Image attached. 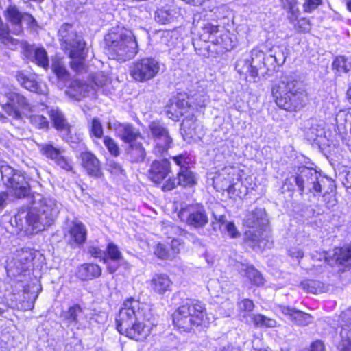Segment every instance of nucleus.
Returning a JSON list of instances; mask_svg holds the SVG:
<instances>
[{"label":"nucleus","mask_w":351,"mask_h":351,"mask_svg":"<svg viewBox=\"0 0 351 351\" xmlns=\"http://www.w3.org/2000/svg\"><path fill=\"white\" fill-rule=\"evenodd\" d=\"M200 38L204 41L219 46L226 51H230L234 46L229 32L226 30L220 31L218 25L209 23L202 27Z\"/></svg>","instance_id":"9b49d317"},{"label":"nucleus","mask_w":351,"mask_h":351,"mask_svg":"<svg viewBox=\"0 0 351 351\" xmlns=\"http://www.w3.org/2000/svg\"><path fill=\"white\" fill-rule=\"evenodd\" d=\"M87 230L80 221L71 222L68 231L64 234L66 243L71 248L80 247L86 242Z\"/></svg>","instance_id":"4468645a"},{"label":"nucleus","mask_w":351,"mask_h":351,"mask_svg":"<svg viewBox=\"0 0 351 351\" xmlns=\"http://www.w3.org/2000/svg\"><path fill=\"white\" fill-rule=\"evenodd\" d=\"M60 317L66 327L71 330L85 328L86 316L84 308L78 304L70 306L66 311H63Z\"/></svg>","instance_id":"ddd939ff"},{"label":"nucleus","mask_w":351,"mask_h":351,"mask_svg":"<svg viewBox=\"0 0 351 351\" xmlns=\"http://www.w3.org/2000/svg\"><path fill=\"white\" fill-rule=\"evenodd\" d=\"M159 71L160 63L157 60L145 58L133 62L130 73L136 81L143 82L154 78Z\"/></svg>","instance_id":"9d476101"},{"label":"nucleus","mask_w":351,"mask_h":351,"mask_svg":"<svg viewBox=\"0 0 351 351\" xmlns=\"http://www.w3.org/2000/svg\"><path fill=\"white\" fill-rule=\"evenodd\" d=\"M179 186H192L196 184V178L189 168L180 169L177 178Z\"/></svg>","instance_id":"c9c22d12"},{"label":"nucleus","mask_w":351,"mask_h":351,"mask_svg":"<svg viewBox=\"0 0 351 351\" xmlns=\"http://www.w3.org/2000/svg\"><path fill=\"white\" fill-rule=\"evenodd\" d=\"M173 10L161 8L158 9L155 12V20L162 25L171 23L174 19Z\"/></svg>","instance_id":"49530a36"},{"label":"nucleus","mask_w":351,"mask_h":351,"mask_svg":"<svg viewBox=\"0 0 351 351\" xmlns=\"http://www.w3.org/2000/svg\"><path fill=\"white\" fill-rule=\"evenodd\" d=\"M334 256L338 264L345 267L351 265V245L348 247L336 248Z\"/></svg>","instance_id":"ea45409f"},{"label":"nucleus","mask_w":351,"mask_h":351,"mask_svg":"<svg viewBox=\"0 0 351 351\" xmlns=\"http://www.w3.org/2000/svg\"><path fill=\"white\" fill-rule=\"evenodd\" d=\"M58 36L62 48L70 58L80 57L85 49V42L71 23H64L59 28Z\"/></svg>","instance_id":"423d86ee"},{"label":"nucleus","mask_w":351,"mask_h":351,"mask_svg":"<svg viewBox=\"0 0 351 351\" xmlns=\"http://www.w3.org/2000/svg\"><path fill=\"white\" fill-rule=\"evenodd\" d=\"M270 53L272 55L277 66L282 65L288 55L287 49L283 45L274 46L270 49Z\"/></svg>","instance_id":"de8ad7c7"},{"label":"nucleus","mask_w":351,"mask_h":351,"mask_svg":"<svg viewBox=\"0 0 351 351\" xmlns=\"http://www.w3.org/2000/svg\"><path fill=\"white\" fill-rule=\"evenodd\" d=\"M306 136L311 140H315L317 137L322 136L324 133V128L319 124L312 125L306 132Z\"/></svg>","instance_id":"13d9d810"},{"label":"nucleus","mask_w":351,"mask_h":351,"mask_svg":"<svg viewBox=\"0 0 351 351\" xmlns=\"http://www.w3.org/2000/svg\"><path fill=\"white\" fill-rule=\"evenodd\" d=\"M105 51L110 58L125 62L138 52L136 40L132 31L124 27H112L105 36Z\"/></svg>","instance_id":"20e7f679"},{"label":"nucleus","mask_w":351,"mask_h":351,"mask_svg":"<svg viewBox=\"0 0 351 351\" xmlns=\"http://www.w3.org/2000/svg\"><path fill=\"white\" fill-rule=\"evenodd\" d=\"M83 54L80 57L71 58L73 60L70 62L71 69L77 74L86 72Z\"/></svg>","instance_id":"6e6d98bb"},{"label":"nucleus","mask_w":351,"mask_h":351,"mask_svg":"<svg viewBox=\"0 0 351 351\" xmlns=\"http://www.w3.org/2000/svg\"><path fill=\"white\" fill-rule=\"evenodd\" d=\"M175 163L180 167V169L189 168L188 167L189 158L184 154H180L172 158Z\"/></svg>","instance_id":"338daca9"},{"label":"nucleus","mask_w":351,"mask_h":351,"mask_svg":"<svg viewBox=\"0 0 351 351\" xmlns=\"http://www.w3.org/2000/svg\"><path fill=\"white\" fill-rule=\"evenodd\" d=\"M197 123L196 119L193 118H186L181 123L180 130L182 131V135L192 138L197 133Z\"/></svg>","instance_id":"c03bdc74"},{"label":"nucleus","mask_w":351,"mask_h":351,"mask_svg":"<svg viewBox=\"0 0 351 351\" xmlns=\"http://www.w3.org/2000/svg\"><path fill=\"white\" fill-rule=\"evenodd\" d=\"M3 109L8 115L14 119H20L21 118V114L19 109L10 101L3 106Z\"/></svg>","instance_id":"052dcab7"},{"label":"nucleus","mask_w":351,"mask_h":351,"mask_svg":"<svg viewBox=\"0 0 351 351\" xmlns=\"http://www.w3.org/2000/svg\"><path fill=\"white\" fill-rule=\"evenodd\" d=\"M179 219L195 229L203 228L208 223V217L202 204H186L178 213Z\"/></svg>","instance_id":"6e6552de"},{"label":"nucleus","mask_w":351,"mask_h":351,"mask_svg":"<svg viewBox=\"0 0 351 351\" xmlns=\"http://www.w3.org/2000/svg\"><path fill=\"white\" fill-rule=\"evenodd\" d=\"M89 128L91 136H93L97 138H101L103 136V126L98 118L95 117L92 119Z\"/></svg>","instance_id":"5fc2aeb1"},{"label":"nucleus","mask_w":351,"mask_h":351,"mask_svg":"<svg viewBox=\"0 0 351 351\" xmlns=\"http://www.w3.org/2000/svg\"><path fill=\"white\" fill-rule=\"evenodd\" d=\"M31 124L39 130H47L49 128V121L43 115L32 114L29 117Z\"/></svg>","instance_id":"603ef678"},{"label":"nucleus","mask_w":351,"mask_h":351,"mask_svg":"<svg viewBox=\"0 0 351 351\" xmlns=\"http://www.w3.org/2000/svg\"><path fill=\"white\" fill-rule=\"evenodd\" d=\"M36 253L33 249L27 247L17 250L14 258L8 263V272L14 276L21 275L29 267Z\"/></svg>","instance_id":"f8f14e48"},{"label":"nucleus","mask_w":351,"mask_h":351,"mask_svg":"<svg viewBox=\"0 0 351 351\" xmlns=\"http://www.w3.org/2000/svg\"><path fill=\"white\" fill-rule=\"evenodd\" d=\"M304 351H325V346L322 341L317 340L311 344L308 349Z\"/></svg>","instance_id":"774afa93"},{"label":"nucleus","mask_w":351,"mask_h":351,"mask_svg":"<svg viewBox=\"0 0 351 351\" xmlns=\"http://www.w3.org/2000/svg\"><path fill=\"white\" fill-rule=\"evenodd\" d=\"M241 273L256 286L263 285V278L261 274L253 266H245L241 269Z\"/></svg>","instance_id":"a19ab883"},{"label":"nucleus","mask_w":351,"mask_h":351,"mask_svg":"<svg viewBox=\"0 0 351 351\" xmlns=\"http://www.w3.org/2000/svg\"><path fill=\"white\" fill-rule=\"evenodd\" d=\"M252 59L254 61L256 60V64L258 65V69L261 68L262 64L266 67L268 71L274 69L276 66H277L272 55L270 53L266 56L261 51L253 49Z\"/></svg>","instance_id":"72a5a7b5"},{"label":"nucleus","mask_w":351,"mask_h":351,"mask_svg":"<svg viewBox=\"0 0 351 351\" xmlns=\"http://www.w3.org/2000/svg\"><path fill=\"white\" fill-rule=\"evenodd\" d=\"M122 258L123 255L117 245L113 243H108L104 256V263H108L110 260L117 262Z\"/></svg>","instance_id":"37998d69"},{"label":"nucleus","mask_w":351,"mask_h":351,"mask_svg":"<svg viewBox=\"0 0 351 351\" xmlns=\"http://www.w3.org/2000/svg\"><path fill=\"white\" fill-rule=\"evenodd\" d=\"M1 179L7 188L17 197L23 198L30 193V186L24 174L12 167L3 165L0 167Z\"/></svg>","instance_id":"0eeeda50"},{"label":"nucleus","mask_w":351,"mask_h":351,"mask_svg":"<svg viewBox=\"0 0 351 351\" xmlns=\"http://www.w3.org/2000/svg\"><path fill=\"white\" fill-rule=\"evenodd\" d=\"M104 144L112 156H118L119 155V147L111 137L105 136L104 137Z\"/></svg>","instance_id":"4d7b16f0"},{"label":"nucleus","mask_w":351,"mask_h":351,"mask_svg":"<svg viewBox=\"0 0 351 351\" xmlns=\"http://www.w3.org/2000/svg\"><path fill=\"white\" fill-rule=\"evenodd\" d=\"M40 152L47 158L55 161L63 154L64 149L55 147L51 144H44L41 147Z\"/></svg>","instance_id":"8fccbe9b"},{"label":"nucleus","mask_w":351,"mask_h":351,"mask_svg":"<svg viewBox=\"0 0 351 351\" xmlns=\"http://www.w3.org/2000/svg\"><path fill=\"white\" fill-rule=\"evenodd\" d=\"M154 254L160 259H171L173 258V255L168 251L166 246L161 243H158L156 246Z\"/></svg>","instance_id":"bf43d9fd"},{"label":"nucleus","mask_w":351,"mask_h":351,"mask_svg":"<svg viewBox=\"0 0 351 351\" xmlns=\"http://www.w3.org/2000/svg\"><path fill=\"white\" fill-rule=\"evenodd\" d=\"M126 154L132 163H141L145 160L147 154L142 143L134 142L126 149Z\"/></svg>","instance_id":"c756f323"},{"label":"nucleus","mask_w":351,"mask_h":351,"mask_svg":"<svg viewBox=\"0 0 351 351\" xmlns=\"http://www.w3.org/2000/svg\"><path fill=\"white\" fill-rule=\"evenodd\" d=\"M51 69L60 80L65 82L69 80L70 75L62 59H53L52 60Z\"/></svg>","instance_id":"4c0bfd02"},{"label":"nucleus","mask_w":351,"mask_h":351,"mask_svg":"<svg viewBox=\"0 0 351 351\" xmlns=\"http://www.w3.org/2000/svg\"><path fill=\"white\" fill-rule=\"evenodd\" d=\"M23 55L28 60L44 69H47L49 66L47 53L43 47H34V46L24 43Z\"/></svg>","instance_id":"6ab92c4d"},{"label":"nucleus","mask_w":351,"mask_h":351,"mask_svg":"<svg viewBox=\"0 0 351 351\" xmlns=\"http://www.w3.org/2000/svg\"><path fill=\"white\" fill-rule=\"evenodd\" d=\"M322 3V0H306L303 4L305 12H311Z\"/></svg>","instance_id":"0e129e2a"},{"label":"nucleus","mask_w":351,"mask_h":351,"mask_svg":"<svg viewBox=\"0 0 351 351\" xmlns=\"http://www.w3.org/2000/svg\"><path fill=\"white\" fill-rule=\"evenodd\" d=\"M235 172L236 169L232 167H225L213 178V184L221 190L230 189L234 180Z\"/></svg>","instance_id":"bb28decb"},{"label":"nucleus","mask_w":351,"mask_h":351,"mask_svg":"<svg viewBox=\"0 0 351 351\" xmlns=\"http://www.w3.org/2000/svg\"><path fill=\"white\" fill-rule=\"evenodd\" d=\"M271 93L278 106L289 112L300 110L308 101L306 90L293 75H282L274 84Z\"/></svg>","instance_id":"7ed1b4c3"},{"label":"nucleus","mask_w":351,"mask_h":351,"mask_svg":"<svg viewBox=\"0 0 351 351\" xmlns=\"http://www.w3.org/2000/svg\"><path fill=\"white\" fill-rule=\"evenodd\" d=\"M171 172V164L169 160H154L148 171L149 179L155 183H160Z\"/></svg>","instance_id":"f3484780"},{"label":"nucleus","mask_w":351,"mask_h":351,"mask_svg":"<svg viewBox=\"0 0 351 351\" xmlns=\"http://www.w3.org/2000/svg\"><path fill=\"white\" fill-rule=\"evenodd\" d=\"M301 286L307 292L315 294L321 292L323 287L320 282L314 280H305L301 283Z\"/></svg>","instance_id":"864d4df0"},{"label":"nucleus","mask_w":351,"mask_h":351,"mask_svg":"<svg viewBox=\"0 0 351 351\" xmlns=\"http://www.w3.org/2000/svg\"><path fill=\"white\" fill-rule=\"evenodd\" d=\"M138 300L127 298L116 316L117 330L120 334L137 341H143L154 325L147 318Z\"/></svg>","instance_id":"f03ea898"},{"label":"nucleus","mask_w":351,"mask_h":351,"mask_svg":"<svg viewBox=\"0 0 351 351\" xmlns=\"http://www.w3.org/2000/svg\"><path fill=\"white\" fill-rule=\"evenodd\" d=\"M90 91V86L79 80H75L71 84L66 91L69 97L76 100H80L82 98L88 95Z\"/></svg>","instance_id":"7c9ffc66"},{"label":"nucleus","mask_w":351,"mask_h":351,"mask_svg":"<svg viewBox=\"0 0 351 351\" xmlns=\"http://www.w3.org/2000/svg\"><path fill=\"white\" fill-rule=\"evenodd\" d=\"M34 206L29 210L22 209L11 219L10 223L18 232L29 236L43 231L51 226L59 213L56 201L43 197L40 194L33 196Z\"/></svg>","instance_id":"f257e3e1"},{"label":"nucleus","mask_w":351,"mask_h":351,"mask_svg":"<svg viewBox=\"0 0 351 351\" xmlns=\"http://www.w3.org/2000/svg\"><path fill=\"white\" fill-rule=\"evenodd\" d=\"M17 82L25 89L40 95H45L47 93L45 86H42L40 83L36 80V77L32 74H27L23 71H18L16 74Z\"/></svg>","instance_id":"aec40b11"},{"label":"nucleus","mask_w":351,"mask_h":351,"mask_svg":"<svg viewBox=\"0 0 351 351\" xmlns=\"http://www.w3.org/2000/svg\"><path fill=\"white\" fill-rule=\"evenodd\" d=\"M295 186L298 188V180L297 174L295 176H291L285 180L282 186V189L293 191L295 190Z\"/></svg>","instance_id":"e2e57ef3"},{"label":"nucleus","mask_w":351,"mask_h":351,"mask_svg":"<svg viewBox=\"0 0 351 351\" xmlns=\"http://www.w3.org/2000/svg\"><path fill=\"white\" fill-rule=\"evenodd\" d=\"M116 131L118 136L126 143H132L140 136L138 130L130 124H119Z\"/></svg>","instance_id":"2f4dec72"},{"label":"nucleus","mask_w":351,"mask_h":351,"mask_svg":"<svg viewBox=\"0 0 351 351\" xmlns=\"http://www.w3.org/2000/svg\"><path fill=\"white\" fill-rule=\"evenodd\" d=\"M172 282L165 274H156L149 281L151 290L156 294L164 295L171 291Z\"/></svg>","instance_id":"393cba45"},{"label":"nucleus","mask_w":351,"mask_h":351,"mask_svg":"<svg viewBox=\"0 0 351 351\" xmlns=\"http://www.w3.org/2000/svg\"><path fill=\"white\" fill-rule=\"evenodd\" d=\"M332 67L339 73V75L346 73L351 69V59L344 56H337L333 61Z\"/></svg>","instance_id":"a18cd8bd"},{"label":"nucleus","mask_w":351,"mask_h":351,"mask_svg":"<svg viewBox=\"0 0 351 351\" xmlns=\"http://www.w3.org/2000/svg\"><path fill=\"white\" fill-rule=\"evenodd\" d=\"M252 322L256 326L275 327L276 325V320L270 319L261 314L249 315Z\"/></svg>","instance_id":"09e8293b"},{"label":"nucleus","mask_w":351,"mask_h":351,"mask_svg":"<svg viewBox=\"0 0 351 351\" xmlns=\"http://www.w3.org/2000/svg\"><path fill=\"white\" fill-rule=\"evenodd\" d=\"M268 223L269 219L266 211L261 208L248 212L243 220L244 226L250 229H266Z\"/></svg>","instance_id":"dca6fc26"},{"label":"nucleus","mask_w":351,"mask_h":351,"mask_svg":"<svg viewBox=\"0 0 351 351\" xmlns=\"http://www.w3.org/2000/svg\"><path fill=\"white\" fill-rule=\"evenodd\" d=\"M256 60L252 59V51L251 57H242L237 60L235 64V69L241 75H244L245 78L250 77L253 82H256V78L258 76V68Z\"/></svg>","instance_id":"a211bd4d"},{"label":"nucleus","mask_w":351,"mask_h":351,"mask_svg":"<svg viewBox=\"0 0 351 351\" xmlns=\"http://www.w3.org/2000/svg\"><path fill=\"white\" fill-rule=\"evenodd\" d=\"M176 311L193 318L198 316L201 321H203L206 314L204 305L196 300H187Z\"/></svg>","instance_id":"412c9836"},{"label":"nucleus","mask_w":351,"mask_h":351,"mask_svg":"<svg viewBox=\"0 0 351 351\" xmlns=\"http://www.w3.org/2000/svg\"><path fill=\"white\" fill-rule=\"evenodd\" d=\"M202 322L198 316L193 318L186 315H182L178 311H176L173 316V322L175 326L183 332H189L194 330L195 328L202 324Z\"/></svg>","instance_id":"4be33fe9"},{"label":"nucleus","mask_w":351,"mask_h":351,"mask_svg":"<svg viewBox=\"0 0 351 351\" xmlns=\"http://www.w3.org/2000/svg\"><path fill=\"white\" fill-rule=\"evenodd\" d=\"M23 12H20L15 5H9L4 11V16L12 27V32L14 34L19 35L23 32Z\"/></svg>","instance_id":"b1692460"},{"label":"nucleus","mask_w":351,"mask_h":351,"mask_svg":"<svg viewBox=\"0 0 351 351\" xmlns=\"http://www.w3.org/2000/svg\"><path fill=\"white\" fill-rule=\"evenodd\" d=\"M107 169L112 173L117 174V175L121 174L124 171L122 166L119 163H118L114 160H109L108 162Z\"/></svg>","instance_id":"69168bd1"},{"label":"nucleus","mask_w":351,"mask_h":351,"mask_svg":"<svg viewBox=\"0 0 351 351\" xmlns=\"http://www.w3.org/2000/svg\"><path fill=\"white\" fill-rule=\"evenodd\" d=\"M58 36L62 48L70 58L80 57L85 49V42L71 23H64L59 28Z\"/></svg>","instance_id":"39448f33"},{"label":"nucleus","mask_w":351,"mask_h":351,"mask_svg":"<svg viewBox=\"0 0 351 351\" xmlns=\"http://www.w3.org/2000/svg\"><path fill=\"white\" fill-rule=\"evenodd\" d=\"M245 242L254 250L269 247L271 243L267 238L266 229H252L246 231L244 234Z\"/></svg>","instance_id":"2eb2a0df"},{"label":"nucleus","mask_w":351,"mask_h":351,"mask_svg":"<svg viewBox=\"0 0 351 351\" xmlns=\"http://www.w3.org/2000/svg\"><path fill=\"white\" fill-rule=\"evenodd\" d=\"M282 7L287 10L291 14L289 19L291 20H295L299 14V10L297 7V0H280Z\"/></svg>","instance_id":"3c124183"},{"label":"nucleus","mask_w":351,"mask_h":351,"mask_svg":"<svg viewBox=\"0 0 351 351\" xmlns=\"http://www.w3.org/2000/svg\"><path fill=\"white\" fill-rule=\"evenodd\" d=\"M8 101L12 102L18 109L20 108L29 112L36 111L35 106L32 105L26 97L19 93H10L8 97Z\"/></svg>","instance_id":"f704fd0d"},{"label":"nucleus","mask_w":351,"mask_h":351,"mask_svg":"<svg viewBox=\"0 0 351 351\" xmlns=\"http://www.w3.org/2000/svg\"><path fill=\"white\" fill-rule=\"evenodd\" d=\"M92 81L96 86L102 88L108 82V77L103 72H97L92 75Z\"/></svg>","instance_id":"680f3d73"},{"label":"nucleus","mask_w":351,"mask_h":351,"mask_svg":"<svg viewBox=\"0 0 351 351\" xmlns=\"http://www.w3.org/2000/svg\"><path fill=\"white\" fill-rule=\"evenodd\" d=\"M154 143L152 152L156 156H163L167 154L173 144V138L170 134L156 139Z\"/></svg>","instance_id":"473e14b6"},{"label":"nucleus","mask_w":351,"mask_h":351,"mask_svg":"<svg viewBox=\"0 0 351 351\" xmlns=\"http://www.w3.org/2000/svg\"><path fill=\"white\" fill-rule=\"evenodd\" d=\"M48 114L56 130L62 132L64 135H69L70 134L71 126L58 108L50 109Z\"/></svg>","instance_id":"cd10ccee"},{"label":"nucleus","mask_w":351,"mask_h":351,"mask_svg":"<svg viewBox=\"0 0 351 351\" xmlns=\"http://www.w3.org/2000/svg\"><path fill=\"white\" fill-rule=\"evenodd\" d=\"M82 165L88 175L99 178L102 175L100 164L97 157L89 152L81 154Z\"/></svg>","instance_id":"a878e982"},{"label":"nucleus","mask_w":351,"mask_h":351,"mask_svg":"<svg viewBox=\"0 0 351 351\" xmlns=\"http://www.w3.org/2000/svg\"><path fill=\"white\" fill-rule=\"evenodd\" d=\"M0 40L11 49H15L19 45V40L10 36V31L7 24L3 23L0 18Z\"/></svg>","instance_id":"e433bc0d"},{"label":"nucleus","mask_w":351,"mask_h":351,"mask_svg":"<svg viewBox=\"0 0 351 351\" xmlns=\"http://www.w3.org/2000/svg\"><path fill=\"white\" fill-rule=\"evenodd\" d=\"M297 176L300 195L305 191H308L314 195L322 192V183L324 181V178L321 177L320 174L315 169L306 167H300Z\"/></svg>","instance_id":"1a4fd4ad"},{"label":"nucleus","mask_w":351,"mask_h":351,"mask_svg":"<svg viewBox=\"0 0 351 351\" xmlns=\"http://www.w3.org/2000/svg\"><path fill=\"white\" fill-rule=\"evenodd\" d=\"M149 129L153 141L169 134L168 129L158 121H153L149 125Z\"/></svg>","instance_id":"79ce46f5"},{"label":"nucleus","mask_w":351,"mask_h":351,"mask_svg":"<svg viewBox=\"0 0 351 351\" xmlns=\"http://www.w3.org/2000/svg\"><path fill=\"white\" fill-rule=\"evenodd\" d=\"M101 274V269L98 265L85 263L78 267L77 276L82 280H88L99 277Z\"/></svg>","instance_id":"c85d7f7f"},{"label":"nucleus","mask_w":351,"mask_h":351,"mask_svg":"<svg viewBox=\"0 0 351 351\" xmlns=\"http://www.w3.org/2000/svg\"><path fill=\"white\" fill-rule=\"evenodd\" d=\"M341 341L337 346L339 351H351V327L346 325L342 327L341 332Z\"/></svg>","instance_id":"58836bf2"},{"label":"nucleus","mask_w":351,"mask_h":351,"mask_svg":"<svg viewBox=\"0 0 351 351\" xmlns=\"http://www.w3.org/2000/svg\"><path fill=\"white\" fill-rule=\"evenodd\" d=\"M280 308L281 312L296 325L304 326L313 322V318L310 314L289 306H281Z\"/></svg>","instance_id":"5701e85b"}]
</instances>
